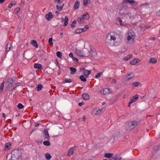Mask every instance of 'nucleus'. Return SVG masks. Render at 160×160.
Returning a JSON list of instances; mask_svg holds the SVG:
<instances>
[{"mask_svg":"<svg viewBox=\"0 0 160 160\" xmlns=\"http://www.w3.org/2000/svg\"><path fill=\"white\" fill-rule=\"evenodd\" d=\"M127 2H129L132 5H134L135 4H137V2L133 0H123V3L124 4H126Z\"/></svg>","mask_w":160,"mask_h":160,"instance_id":"8","label":"nucleus"},{"mask_svg":"<svg viewBox=\"0 0 160 160\" xmlns=\"http://www.w3.org/2000/svg\"><path fill=\"white\" fill-rule=\"evenodd\" d=\"M31 43L32 45L35 47L36 48H37L38 47V45L36 41L34 40H33L31 42Z\"/></svg>","mask_w":160,"mask_h":160,"instance_id":"20","label":"nucleus"},{"mask_svg":"<svg viewBox=\"0 0 160 160\" xmlns=\"http://www.w3.org/2000/svg\"><path fill=\"white\" fill-rule=\"evenodd\" d=\"M56 7L57 9L59 11L61 10L63 8L62 6H59L58 5H57Z\"/></svg>","mask_w":160,"mask_h":160,"instance_id":"52","label":"nucleus"},{"mask_svg":"<svg viewBox=\"0 0 160 160\" xmlns=\"http://www.w3.org/2000/svg\"><path fill=\"white\" fill-rule=\"evenodd\" d=\"M157 59L155 58H151L149 61V62L155 64L157 63Z\"/></svg>","mask_w":160,"mask_h":160,"instance_id":"14","label":"nucleus"},{"mask_svg":"<svg viewBox=\"0 0 160 160\" xmlns=\"http://www.w3.org/2000/svg\"><path fill=\"white\" fill-rule=\"evenodd\" d=\"M2 116L3 118H5L6 116V114L4 113L2 114Z\"/></svg>","mask_w":160,"mask_h":160,"instance_id":"62","label":"nucleus"},{"mask_svg":"<svg viewBox=\"0 0 160 160\" xmlns=\"http://www.w3.org/2000/svg\"><path fill=\"white\" fill-rule=\"evenodd\" d=\"M89 0H83V5L85 6H87L88 5V1Z\"/></svg>","mask_w":160,"mask_h":160,"instance_id":"51","label":"nucleus"},{"mask_svg":"<svg viewBox=\"0 0 160 160\" xmlns=\"http://www.w3.org/2000/svg\"><path fill=\"white\" fill-rule=\"evenodd\" d=\"M116 39V38L115 36L111 35L110 33H108L106 36L105 41L108 44H111V41L112 40L114 41Z\"/></svg>","mask_w":160,"mask_h":160,"instance_id":"3","label":"nucleus"},{"mask_svg":"<svg viewBox=\"0 0 160 160\" xmlns=\"http://www.w3.org/2000/svg\"><path fill=\"white\" fill-rule=\"evenodd\" d=\"M80 69L81 71H84L83 74L86 76H88V75L90 74L91 73V71H89L85 69L84 68H80Z\"/></svg>","mask_w":160,"mask_h":160,"instance_id":"9","label":"nucleus"},{"mask_svg":"<svg viewBox=\"0 0 160 160\" xmlns=\"http://www.w3.org/2000/svg\"><path fill=\"white\" fill-rule=\"evenodd\" d=\"M8 84V85L7 86H6V87L7 88L9 89V88H11V86L10 85V84Z\"/></svg>","mask_w":160,"mask_h":160,"instance_id":"57","label":"nucleus"},{"mask_svg":"<svg viewBox=\"0 0 160 160\" xmlns=\"http://www.w3.org/2000/svg\"><path fill=\"white\" fill-rule=\"evenodd\" d=\"M77 22L80 24L84 22V20L82 17L78 18L77 19Z\"/></svg>","mask_w":160,"mask_h":160,"instance_id":"23","label":"nucleus"},{"mask_svg":"<svg viewBox=\"0 0 160 160\" xmlns=\"http://www.w3.org/2000/svg\"><path fill=\"white\" fill-rule=\"evenodd\" d=\"M140 85V83L138 82H133L132 83V85L135 87H136L139 86Z\"/></svg>","mask_w":160,"mask_h":160,"instance_id":"33","label":"nucleus"},{"mask_svg":"<svg viewBox=\"0 0 160 160\" xmlns=\"http://www.w3.org/2000/svg\"><path fill=\"white\" fill-rule=\"evenodd\" d=\"M150 39L152 40H154L155 39V37H150Z\"/></svg>","mask_w":160,"mask_h":160,"instance_id":"59","label":"nucleus"},{"mask_svg":"<svg viewBox=\"0 0 160 160\" xmlns=\"http://www.w3.org/2000/svg\"><path fill=\"white\" fill-rule=\"evenodd\" d=\"M57 55L59 58H61L62 57V53L61 52L58 51L57 52Z\"/></svg>","mask_w":160,"mask_h":160,"instance_id":"43","label":"nucleus"},{"mask_svg":"<svg viewBox=\"0 0 160 160\" xmlns=\"http://www.w3.org/2000/svg\"><path fill=\"white\" fill-rule=\"evenodd\" d=\"M39 125V124L38 123H36L35 124V127H38Z\"/></svg>","mask_w":160,"mask_h":160,"instance_id":"64","label":"nucleus"},{"mask_svg":"<svg viewBox=\"0 0 160 160\" xmlns=\"http://www.w3.org/2000/svg\"><path fill=\"white\" fill-rule=\"evenodd\" d=\"M34 67L35 68L38 69H41L42 68V67L41 64L38 63H35L34 65Z\"/></svg>","mask_w":160,"mask_h":160,"instance_id":"16","label":"nucleus"},{"mask_svg":"<svg viewBox=\"0 0 160 160\" xmlns=\"http://www.w3.org/2000/svg\"><path fill=\"white\" fill-rule=\"evenodd\" d=\"M4 86V82H3L1 83V86H0V92H1H1H2V91L3 89V88Z\"/></svg>","mask_w":160,"mask_h":160,"instance_id":"44","label":"nucleus"},{"mask_svg":"<svg viewBox=\"0 0 160 160\" xmlns=\"http://www.w3.org/2000/svg\"><path fill=\"white\" fill-rule=\"evenodd\" d=\"M76 23V21L75 20H74L72 22L71 24V27L72 28H75V25Z\"/></svg>","mask_w":160,"mask_h":160,"instance_id":"37","label":"nucleus"},{"mask_svg":"<svg viewBox=\"0 0 160 160\" xmlns=\"http://www.w3.org/2000/svg\"><path fill=\"white\" fill-rule=\"evenodd\" d=\"M139 98L138 95H136L134 96L131 98L130 99V101L128 105V107L130 106V105L131 103L136 101Z\"/></svg>","mask_w":160,"mask_h":160,"instance_id":"6","label":"nucleus"},{"mask_svg":"<svg viewBox=\"0 0 160 160\" xmlns=\"http://www.w3.org/2000/svg\"><path fill=\"white\" fill-rule=\"evenodd\" d=\"M111 82L112 83H115L116 82V81L115 79H112L111 81Z\"/></svg>","mask_w":160,"mask_h":160,"instance_id":"55","label":"nucleus"},{"mask_svg":"<svg viewBox=\"0 0 160 160\" xmlns=\"http://www.w3.org/2000/svg\"><path fill=\"white\" fill-rule=\"evenodd\" d=\"M76 150V146L71 148V155L74 154V151Z\"/></svg>","mask_w":160,"mask_h":160,"instance_id":"36","label":"nucleus"},{"mask_svg":"<svg viewBox=\"0 0 160 160\" xmlns=\"http://www.w3.org/2000/svg\"><path fill=\"white\" fill-rule=\"evenodd\" d=\"M44 137L46 139H47L48 140L50 138V136L49 135L48 132L47 130L46 129L44 130Z\"/></svg>","mask_w":160,"mask_h":160,"instance_id":"12","label":"nucleus"},{"mask_svg":"<svg viewBox=\"0 0 160 160\" xmlns=\"http://www.w3.org/2000/svg\"><path fill=\"white\" fill-rule=\"evenodd\" d=\"M117 21L118 22L120 23V25L121 26H123L124 25L122 23V21L121 19V18H117Z\"/></svg>","mask_w":160,"mask_h":160,"instance_id":"40","label":"nucleus"},{"mask_svg":"<svg viewBox=\"0 0 160 160\" xmlns=\"http://www.w3.org/2000/svg\"><path fill=\"white\" fill-rule=\"evenodd\" d=\"M151 27V26L150 25H148L147 26H145V28H149Z\"/></svg>","mask_w":160,"mask_h":160,"instance_id":"58","label":"nucleus"},{"mask_svg":"<svg viewBox=\"0 0 160 160\" xmlns=\"http://www.w3.org/2000/svg\"><path fill=\"white\" fill-rule=\"evenodd\" d=\"M43 144L45 146H49L50 145V143L48 141H44L43 142Z\"/></svg>","mask_w":160,"mask_h":160,"instance_id":"41","label":"nucleus"},{"mask_svg":"<svg viewBox=\"0 0 160 160\" xmlns=\"http://www.w3.org/2000/svg\"><path fill=\"white\" fill-rule=\"evenodd\" d=\"M11 156H8L7 160H21L19 151H13L11 153Z\"/></svg>","mask_w":160,"mask_h":160,"instance_id":"1","label":"nucleus"},{"mask_svg":"<svg viewBox=\"0 0 160 160\" xmlns=\"http://www.w3.org/2000/svg\"><path fill=\"white\" fill-rule=\"evenodd\" d=\"M134 42V38L130 37V36H128L127 38V43L129 44H131Z\"/></svg>","mask_w":160,"mask_h":160,"instance_id":"13","label":"nucleus"},{"mask_svg":"<svg viewBox=\"0 0 160 160\" xmlns=\"http://www.w3.org/2000/svg\"><path fill=\"white\" fill-rule=\"evenodd\" d=\"M82 97L84 100H87L89 98V96L88 94L85 93L82 94Z\"/></svg>","mask_w":160,"mask_h":160,"instance_id":"18","label":"nucleus"},{"mask_svg":"<svg viewBox=\"0 0 160 160\" xmlns=\"http://www.w3.org/2000/svg\"><path fill=\"white\" fill-rule=\"evenodd\" d=\"M134 77V74L132 73H130L127 76V78H128L129 79H130L132 78H133Z\"/></svg>","mask_w":160,"mask_h":160,"instance_id":"35","label":"nucleus"},{"mask_svg":"<svg viewBox=\"0 0 160 160\" xmlns=\"http://www.w3.org/2000/svg\"><path fill=\"white\" fill-rule=\"evenodd\" d=\"M102 72H99L97 73V75L95 76V78H98L100 77L101 75H102Z\"/></svg>","mask_w":160,"mask_h":160,"instance_id":"48","label":"nucleus"},{"mask_svg":"<svg viewBox=\"0 0 160 160\" xmlns=\"http://www.w3.org/2000/svg\"><path fill=\"white\" fill-rule=\"evenodd\" d=\"M55 3L57 2L58 3H61L62 2V1L61 0H55Z\"/></svg>","mask_w":160,"mask_h":160,"instance_id":"54","label":"nucleus"},{"mask_svg":"<svg viewBox=\"0 0 160 160\" xmlns=\"http://www.w3.org/2000/svg\"><path fill=\"white\" fill-rule=\"evenodd\" d=\"M11 145V144L10 142L6 143L5 145L4 149L5 150H8L9 148Z\"/></svg>","mask_w":160,"mask_h":160,"instance_id":"29","label":"nucleus"},{"mask_svg":"<svg viewBox=\"0 0 160 160\" xmlns=\"http://www.w3.org/2000/svg\"><path fill=\"white\" fill-rule=\"evenodd\" d=\"M84 104V103L83 102H81L79 103L78 105L79 106H81Z\"/></svg>","mask_w":160,"mask_h":160,"instance_id":"56","label":"nucleus"},{"mask_svg":"<svg viewBox=\"0 0 160 160\" xmlns=\"http://www.w3.org/2000/svg\"><path fill=\"white\" fill-rule=\"evenodd\" d=\"M105 110V109L104 108H102L101 109H98L96 111L95 114L96 115H99L103 111H104Z\"/></svg>","mask_w":160,"mask_h":160,"instance_id":"26","label":"nucleus"},{"mask_svg":"<svg viewBox=\"0 0 160 160\" xmlns=\"http://www.w3.org/2000/svg\"><path fill=\"white\" fill-rule=\"evenodd\" d=\"M82 17L83 18L84 20H88L90 17L89 14L88 12H86L85 14L82 15Z\"/></svg>","mask_w":160,"mask_h":160,"instance_id":"17","label":"nucleus"},{"mask_svg":"<svg viewBox=\"0 0 160 160\" xmlns=\"http://www.w3.org/2000/svg\"><path fill=\"white\" fill-rule=\"evenodd\" d=\"M138 124V122L136 121H131L128 123L127 127L129 129H132L136 128Z\"/></svg>","mask_w":160,"mask_h":160,"instance_id":"4","label":"nucleus"},{"mask_svg":"<svg viewBox=\"0 0 160 160\" xmlns=\"http://www.w3.org/2000/svg\"><path fill=\"white\" fill-rule=\"evenodd\" d=\"M42 87H43V86L41 84H38L37 87V91H40L41 90V89L42 88Z\"/></svg>","mask_w":160,"mask_h":160,"instance_id":"39","label":"nucleus"},{"mask_svg":"<svg viewBox=\"0 0 160 160\" xmlns=\"http://www.w3.org/2000/svg\"><path fill=\"white\" fill-rule=\"evenodd\" d=\"M11 47V44L10 43H8L6 46V52H8L10 50Z\"/></svg>","mask_w":160,"mask_h":160,"instance_id":"28","label":"nucleus"},{"mask_svg":"<svg viewBox=\"0 0 160 160\" xmlns=\"http://www.w3.org/2000/svg\"><path fill=\"white\" fill-rule=\"evenodd\" d=\"M20 9L19 7H17L14 10V12L15 13H18L20 10Z\"/></svg>","mask_w":160,"mask_h":160,"instance_id":"46","label":"nucleus"},{"mask_svg":"<svg viewBox=\"0 0 160 160\" xmlns=\"http://www.w3.org/2000/svg\"><path fill=\"white\" fill-rule=\"evenodd\" d=\"M140 60L138 59H135L133 60H132L130 62V63L131 65H134L136 64L137 63L139 62Z\"/></svg>","mask_w":160,"mask_h":160,"instance_id":"15","label":"nucleus"},{"mask_svg":"<svg viewBox=\"0 0 160 160\" xmlns=\"http://www.w3.org/2000/svg\"><path fill=\"white\" fill-rule=\"evenodd\" d=\"M135 36V33L134 32L132 31H130L128 33V36H130V37L134 38Z\"/></svg>","mask_w":160,"mask_h":160,"instance_id":"24","label":"nucleus"},{"mask_svg":"<svg viewBox=\"0 0 160 160\" xmlns=\"http://www.w3.org/2000/svg\"><path fill=\"white\" fill-rule=\"evenodd\" d=\"M119 12L121 15H126L128 13L127 9L125 8H123L121 9L119 11Z\"/></svg>","mask_w":160,"mask_h":160,"instance_id":"10","label":"nucleus"},{"mask_svg":"<svg viewBox=\"0 0 160 160\" xmlns=\"http://www.w3.org/2000/svg\"><path fill=\"white\" fill-rule=\"evenodd\" d=\"M71 58L73 60H75L76 62H78V58L74 57L73 54L72 52H71Z\"/></svg>","mask_w":160,"mask_h":160,"instance_id":"42","label":"nucleus"},{"mask_svg":"<svg viewBox=\"0 0 160 160\" xmlns=\"http://www.w3.org/2000/svg\"><path fill=\"white\" fill-rule=\"evenodd\" d=\"M52 38H49L48 41L49 43L51 45H52L53 44V42H52Z\"/></svg>","mask_w":160,"mask_h":160,"instance_id":"47","label":"nucleus"},{"mask_svg":"<svg viewBox=\"0 0 160 160\" xmlns=\"http://www.w3.org/2000/svg\"><path fill=\"white\" fill-rule=\"evenodd\" d=\"M79 78L82 81L84 82L86 81V79L83 75L80 76Z\"/></svg>","mask_w":160,"mask_h":160,"instance_id":"38","label":"nucleus"},{"mask_svg":"<svg viewBox=\"0 0 160 160\" xmlns=\"http://www.w3.org/2000/svg\"><path fill=\"white\" fill-rule=\"evenodd\" d=\"M148 3H141L140 5V6L141 8L145 6H148Z\"/></svg>","mask_w":160,"mask_h":160,"instance_id":"49","label":"nucleus"},{"mask_svg":"<svg viewBox=\"0 0 160 160\" xmlns=\"http://www.w3.org/2000/svg\"><path fill=\"white\" fill-rule=\"evenodd\" d=\"M79 2L78 1H77L74 3V8L75 10L78 9L79 7Z\"/></svg>","mask_w":160,"mask_h":160,"instance_id":"22","label":"nucleus"},{"mask_svg":"<svg viewBox=\"0 0 160 160\" xmlns=\"http://www.w3.org/2000/svg\"><path fill=\"white\" fill-rule=\"evenodd\" d=\"M113 154V153H106L104 154V156L105 157L110 158H111L112 157Z\"/></svg>","mask_w":160,"mask_h":160,"instance_id":"30","label":"nucleus"},{"mask_svg":"<svg viewBox=\"0 0 160 160\" xmlns=\"http://www.w3.org/2000/svg\"><path fill=\"white\" fill-rule=\"evenodd\" d=\"M67 155L69 156H70V149L68 150V152L67 154Z\"/></svg>","mask_w":160,"mask_h":160,"instance_id":"61","label":"nucleus"},{"mask_svg":"<svg viewBox=\"0 0 160 160\" xmlns=\"http://www.w3.org/2000/svg\"><path fill=\"white\" fill-rule=\"evenodd\" d=\"M109 160H122V158L120 157H118V156L116 155Z\"/></svg>","mask_w":160,"mask_h":160,"instance_id":"19","label":"nucleus"},{"mask_svg":"<svg viewBox=\"0 0 160 160\" xmlns=\"http://www.w3.org/2000/svg\"><path fill=\"white\" fill-rule=\"evenodd\" d=\"M5 0H0V3H3Z\"/></svg>","mask_w":160,"mask_h":160,"instance_id":"63","label":"nucleus"},{"mask_svg":"<svg viewBox=\"0 0 160 160\" xmlns=\"http://www.w3.org/2000/svg\"><path fill=\"white\" fill-rule=\"evenodd\" d=\"M103 94L106 95L107 94L110 93L109 90L108 88H104L103 90Z\"/></svg>","mask_w":160,"mask_h":160,"instance_id":"25","label":"nucleus"},{"mask_svg":"<svg viewBox=\"0 0 160 160\" xmlns=\"http://www.w3.org/2000/svg\"><path fill=\"white\" fill-rule=\"evenodd\" d=\"M16 4V2L14 1H12L11 2L8 6L9 8H11L13 5H15Z\"/></svg>","mask_w":160,"mask_h":160,"instance_id":"32","label":"nucleus"},{"mask_svg":"<svg viewBox=\"0 0 160 160\" xmlns=\"http://www.w3.org/2000/svg\"><path fill=\"white\" fill-rule=\"evenodd\" d=\"M20 84L19 83H16L15 84V85H14L13 86V88L12 89V91L13 90L15 89V88L18 86H19V84Z\"/></svg>","mask_w":160,"mask_h":160,"instance_id":"50","label":"nucleus"},{"mask_svg":"<svg viewBox=\"0 0 160 160\" xmlns=\"http://www.w3.org/2000/svg\"><path fill=\"white\" fill-rule=\"evenodd\" d=\"M23 107V105L21 103H19L18 105V108L19 109L22 108Z\"/></svg>","mask_w":160,"mask_h":160,"instance_id":"45","label":"nucleus"},{"mask_svg":"<svg viewBox=\"0 0 160 160\" xmlns=\"http://www.w3.org/2000/svg\"><path fill=\"white\" fill-rule=\"evenodd\" d=\"M69 82H70V79H66L63 82V83H69Z\"/></svg>","mask_w":160,"mask_h":160,"instance_id":"53","label":"nucleus"},{"mask_svg":"<svg viewBox=\"0 0 160 160\" xmlns=\"http://www.w3.org/2000/svg\"><path fill=\"white\" fill-rule=\"evenodd\" d=\"M62 19V22H63L64 21V24L63 25V26L65 27L67 26L68 24V18L67 16H66L65 17V18L64 19L63 18H61Z\"/></svg>","mask_w":160,"mask_h":160,"instance_id":"11","label":"nucleus"},{"mask_svg":"<svg viewBox=\"0 0 160 160\" xmlns=\"http://www.w3.org/2000/svg\"><path fill=\"white\" fill-rule=\"evenodd\" d=\"M76 54L78 56L81 57H85L89 55L90 51L86 49L80 50L77 49L76 50Z\"/></svg>","mask_w":160,"mask_h":160,"instance_id":"2","label":"nucleus"},{"mask_svg":"<svg viewBox=\"0 0 160 160\" xmlns=\"http://www.w3.org/2000/svg\"><path fill=\"white\" fill-rule=\"evenodd\" d=\"M88 28V25H86L85 26V27L83 28H79L77 29L75 32V34H78L82 32H83L86 31Z\"/></svg>","mask_w":160,"mask_h":160,"instance_id":"5","label":"nucleus"},{"mask_svg":"<svg viewBox=\"0 0 160 160\" xmlns=\"http://www.w3.org/2000/svg\"><path fill=\"white\" fill-rule=\"evenodd\" d=\"M13 79L12 78H9L7 80V83L8 84L12 85L13 84Z\"/></svg>","mask_w":160,"mask_h":160,"instance_id":"27","label":"nucleus"},{"mask_svg":"<svg viewBox=\"0 0 160 160\" xmlns=\"http://www.w3.org/2000/svg\"><path fill=\"white\" fill-rule=\"evenodd\" d=\"M51 156L48 153H47L45 154V158L47 160H49L51 158Z\"/></svg>","mask_w":160,"mask_h":160,"instance_id":"34","label":"nucleus"},{"mask_svg":"<svg viewBox=\"0 0 160 160\" xmlns=\"http://www.w3.org/2000/svg\"><path fill=\"white\" fill-rule=\"evenodd\" d=\"M132 58V54H130L127 56L124 57L123 58V60L125 61H127L129 60L130 59Z\"/></svg>","mask_w":160,"mask_h":160,"instance_id":"21","label":"nucleus"},{"mask_svg":"<svg viewBox=\"0 0 160 160\" xmlns=\"http://www.w3.org/2000/svg\"><path fill=\"white\" fill-rule=\"evenodd\" d=\"M53 17V15L52 14L51 12L46 14L45 16L46 19L48 21H50L51 18Z\"/></svg>","mask_w":160,"mask_h":160,"instance_id":"7","label":"nucleus"},{"mask_svg":"<svg viewBox=\"0 0 160 160\" xmlns=\"http://www.w3.org/2000/svg\"><path fill=\"white\" fill-rule=\"evenodd\" d=\"M156 14L157 16H160V10L157 12Z\"/></svg>","mask_w":160,"mask_h":160,"instance_id":"60","label":"nucleus"},{"mask_svg":"<svg viewBox=\"0 0 160 160\" xmlns=\"http://www.w3.org/2000/svg\"><path fill=\"white\" fill-rule=\"evenodd\" d=\"M77 71L76 68L71 67V74H75Z\"/></svg>","mask_w":160,"mask_h":160,"instance_id":"31","label":"nucleus"}]
</instances>
